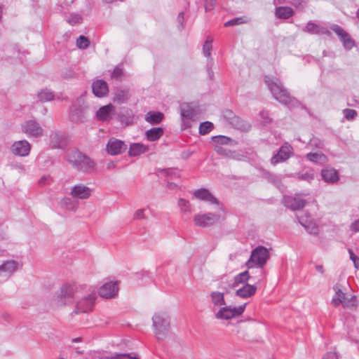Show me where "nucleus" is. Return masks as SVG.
Segmentation results:
<instances>
[{"mask_svg": "<svg viewBox=\"0 0 359 359\" xmlns=\"http://www.w3.org/2000/svg\"><path fill=\"white\" fill-rule=\"evenodd\" d=\"M153 328L158 341L164 340L169 332L170 318L165 312H157L152 317Z\"/></svg>", "mask_w": 359, "mask_h": 359, "instance_id": "7ed1b4c3", "label": "nucleus"}, {"mask_svg": "<svg viewBox=\"0 0 359 359\" xmlns=\"http://www.w3.org/2000/svg\"><path fill=\"white\" fill-rule=\"evenodd\" d=\"M212 140L215 143H218L220 144H228L231 141V139L225 136L219 135L213 137Z\"/></svg>", "mask_w": 359, "mask_h": 359, "instance_id": "09e8293b", "label": "nucleus"}, {"mask_svg": "<svg viewBox=\"0 0 359 359\" xmlns=\"http://www.w3.org/2000/svg\"><path fill=\"white\" fill-rule=\"evenodd\" d=\"M148 147L141 143H133L130 145L128 155L136 156L147 151Z\"/></svg>", "mask_w": 359, "mask_h": 359, "instance_id": "c756f323", "label": "nucleus"}, {"mask_svg": "<svg viewBox=\"0 0 359 359\" xmlns=\"http://www.w3.org/2000/svg\"><path fill=\"white\" fill-rule=\"evenodd\" d=\"M116 357V353H109L107 355H101L95 359H112Z\"/></svg>", "mask_w": 359, "mask_h": 359, "instance_id": "680f3d73", "label": "nucleus"}, {"mask_svg": "<svg viewBox=\"0 0 359 359\" xmlns=\"http://www.w3.org/2000/svg\"><path fill=\"white\" fill-rule=\"evenodd\" d=\"M299 178L301 180H307V181H310L311 180L313 179V176L311 175H309V174H304V175H302Z\"/></svg>", "mask_w": 359, "mask_h": 359, "instance_id": "0e129e2a", "label": "nucleus"}, {"mask_svg": "<svg viewBox=\"0 0 359 359\" xmlns=\"http://www.w3.org/2000/svg\"><path fill=\"white\" fill-rule=\"evenodd\" d=\"M129 99V91L126 89L117 88L115 91L114 101L119 104L124 103Z\"/></svg>", "mask_w": 359, "mask_h": 359, "instance_id": "72a5a7b5", "label": "nucleus"}, {"mask_svg": "<svg viewBox=\"0 0 359 359\" xmlns=\"http://www.w3.org/2000/svg\"><path fill=\"white\" fill-rule=\"evenodd\" d=\"M351 229L353 231H359V219L352 223Z\"/></svg>", "mask_w": 359, "mask_h": 359, "instance_id": "e2e57ef3", "label": "nucleus"}, {"mask_svg": "<svg viewBox=\"0 0 359 359\" xmlns=\"http://www.w3.org/2000/svg\"><path fill=\"white\" fill-rule=\"evenodd\" d=\"M294 13L293 9L288 6H279L276 7L275 9V15L279 19H289Z\"/></svg>", "mask_w": 359, "mask_h": 359, "instance_id": "c85d7f7f", "label": "nucleus"}, {"mask_svg": "<svg viewBox=\"0 0 359 359\" xmlns=\"http://www.w3.org/2000/svg\"><path fill=\"white\" fill-rule=\"evenodd\" d=\"M115 115V107L111 104L101 107L96 112L97 118L102 122H109Z\"/></svg>", "mask_w": 359, "mask_h": 359, "instance_id": "aec40b11", "label": "nucleus"}, {"mask_svg": "<svg viewBox=\"0 0 359 359\" xmlns=\"http://www.w3.org/2000/svg\"><path fill=\"white\" fill-rule=\"evenodd\" d=\"M93 93L96 97H102L105 96L108 92V85L104 80H97L92 84Z\"/></svg>", "mask_w": 359, "mask_h": 359, "instance_id": "b1692460", "label": "nucleus"}, {"mask_svg": "<svg viewBox=\"0 0 359 359\" xmlns=\"http://www.w3.org/2000/svg\"><path fill=\"white\" fill-rule=\"evenodd\" d=\"M178 205L184 213H191V205L188 201L180 198L178 201Z\"/></svg>", "mask_w": 359, "mask_h": 359, "instance_id": "a19ab883", "label": "nucleus"}, {"mask_svg": "<svg viewBox=\"0 0 359 359\" xmlns=\"http://www.w3.org/2000/svg\"><path fill=\"white\" fill-rule=\"evenodd\" d=\"M220 215L215 213L196 214L194 217V224L200 227H206L217 222Z\"/></svg>", "mask_w": 359, "mask_h": 359, "instance_id": "9d476101", "label": "nucleus"}, {"mask_svg": "<svg viewBox=\"0 0 359 359\" xmlns=\"http://www.w3.org/2000/svg\"><path fill=\"white\" fill-rule=\"evenodd\" d=\"M164 115L161 112L149 111L145 115V121L151 124H158L163 119Z\"/></svg>", "mask_w": 359, "mask_h": 359, "instance_id": "473e14b6", "label": "nucleus"}, {"mask_svg": "<svg viewBox=\"0 0 359 359\" xmlns=\"http://www.w3.org/2000/svg\"><path fill=\"white\" fill-rule=\"evenodd\" d=\"M293 155V148L287 142L284 143L278 153L271 158V163L273 165L284 162Z\"/></svg>", "mask_w": 359, "mask_h": 359, "instance_id": "9b49d317", "label": "nucleus"}, {"mask_svg": "<svg viewBox=\"0 0 359 359\" xmlns=\"http://www.w3.org/2000/svg\"><path fill=\"white\" fill-rule=\"evenodd\" d=\"M134 218L136 219H142L144 218V210L143 209H139L137 211H135L134 214Z\"/></svg>", "mask_w": 359, "mask_h": 359, "instance_id": "13d9d810", "label": "nucleus"}, {"mask_svg": "<svg viewBox=\"0 0 359 359\" xmlns=\"http://www.w3.org/2000/svg\"><path fill=\"white\" fill-rule=\"evenodd\" d=\"M122 125L129 126L133 123V114L130 109H126L118 114L117 116Z\"/></svg>", "mask_w": 359, "mask_h": 359, "instance_id": "7c9ffc66", "label": "nucleus"}, {"mask_svg": "<svg viewBox=\"0 0 359 359\" xmlns=\"http://www.w3.org/2000/svg\"><path fill=\"white\" fill-rule=\"evenodd\" d=\"M250 276L248 271L242 272L234 277V282L233 287H237L239 284H243L246 283Z\"/></svg>", "mask_w": 359, "mask_h": 359, "instance_id": "e433bc0d", "label": "nucleus"}, {"mask_svg": "<svg viewBox=\"0 0 359 359\" xmlns=\"http://www.w3.org/2000/svg\"><path fill=\"white\" fill-rule=\"evenodd\" d=\"M50 144L53 148L61 149L66 145V139L60 132H52L50 135Z\"/></svg>", "mask_w": 359, "mask_h": 359, "instance_id": "5701e85b", "label": "nucleus"}, {"mask_svg": "<svg viewBox=\"0 0 359 359\" xmlns=\"http://www.w3.org/2000/svg\"><path fill=\"white\" fill-rule=\"evenodd\" d=\"M10 150L15 156L25 157L30 153L31 144L25 140L15 141L11 145Z\"/></svg>", "mask_w": 359, "mask_h": 359, "instance_id": "2eb2a0df", "label": "nucleus"}, {"mask_svg": "<svg viewBox=\"0 0 359 359\" xmlns=\"http://www.w3.org/2000/svg\"><path fill=\"white\" fill-rule=\"evenodd\" d=\"M283 203L285 207L290 208L292 210H297L303 208L306 203L305 200L299 197L293 196H284Z\"/></svg>", "mask_w": 359, "mask_h": 359, "instance_id": "412c9836", "label": "nucleus"}, {"mask_svg": "<svg viewBox=\"0 0 359 359\" xmlns=\"http://www.w3.org/2000/svg\"><path fill=\"white\" fill-rule=\"evenodd\" d=\"M318 25L310 21L302 29V31L304 32L309 33L311 34H316V32H318Z\"/></svg>", "mask_w": 359, "mask_h": 359, "instance_id": "c03bdc74", "label": "nucleus"}, {"mask_svg": "<svg viewBox=\"0 0 359 359\" xmlns=\"http://www.w3.org/2000/svg\"><path fill=\"white\" fill-rule=\"evenodd\" d=\"M77 292V287L68 284L63 285L60 289L58 301L61 304L71 303Z\"/></svg>", "mask_w": 359, "mask_h": 359, "instance_id": "4468645a", "label": "nucleus"}, {"mask_svg": "<svg viewBox=\"0 0 359 359\" xmlns=\"http://www.w3.org/2000/svg\"><path fill=\"white\" fill-rule=\"evenodd\" d=\"M216 4V0H205V9L206 11H211Z\"/></svg>", "mask_w": 359, "mask_h": 359, "instance_id": "6e6d98bb", "label": "nucleus"}, {"mask_svg": "<svg viewBox=\"0 0 359 359\" xmlns=\"http://www.w3.org/2000/svg\"><path fill=\"white\" fill-rule=\"evenodd\" d=\"M247 21L245 20L244 18L240 17V18H236L232 20H230L224 23L225 27H230V26H234L241 25L243 23H245Z\"/></svg>", "mask_w": 359, "mask_h": 359, "instance_id": "49530a36", "label": "nucleus"}, {"mask_svg": "<svg viewBox=\"0 0 359 359\" xmlns=\"http://www.w3.org/2000/svg\"><path fill=\"white\" fill-rule=\"evenodd\" d=\"M315 268L321 274L324 273L325 270L323 265H316Z\"/></svg>", "mask_w": 359, "mask_h": 359, "instance_id": "69168bd1", "label": "nucleus"}, {"mask_svg": "<svg viewBox=\"0 0 359 359\" xmlns=\"http://www.w3.org/2000/svg\"><path fill=\"white\" fill-rule=\"evenodd\" d=\"M223 116L229 123L237 117L231 110H225L223 112Z\"/></svg>", "mask_w": 359, "mask_h": 359, "instance_id": "8fccbe9b", "label": "nucleus"}, {"mask_svg": "<svg viewBox=\"0 0 359 359\" xmlns=\"http://www.w3.org/2000/svg\"><path fill=\"white\" fill-rule=\"evenodd\" d=\"M297 218L299 224L305 228L309 233L317 235L319 233L318 226L309 215L298 216Z\"/></svg>", "mask_w": 359, "mask_h": 359, "instance_id": "6ab92c4d", "label": "nucleus"}, {"mask_svg": "<svg viewBox=\"0 0 359 359\" xmlns=\"http://www.w3.org/2000/svg\"><path fill=\"white\" fill-rule=\"evenodd\" d=\"M145 135L148 140L154 142L163 135V129L161 127L153 128L147 130Z\"/></svg>", "mask_w": 359, "mask_h": 359, "instance_id": "2f4dec72", "label": "nucleus"}, {"mask_svg": "<svg viewBox=\"0 0 359 359\" xmlns=\"http://www.w3.org/2000/svg\"><path fill=\"white\" fill-rule=\"evenodd\" d=\"M123 75V69L119 67H116L111 72V77L112 79H118Z\"/></svg>", "mask_w": 359, "mask_h": 359, "instance_id": "603ef678", "label": "nucleus"}, {"mask_svg": "<svg viewBox=\"0 0 359 359\" xmlns=\"http://www.w3.org/2000/svg\"><path fill=\"white\" fill-rule=\"evenodd\" d=\"M265 82L274 99L280 103L287 106L289 108L295 107L299 105L298 100L290 95L278 78L266 76Z\"/></svg>", "mask_w": 359, "mask_h": 359, "instance_id": "f257e3e1", "label": "nucleus"}, {"mask_svg": "<svg viewBox=\"0 0 359 359\" xmlns=\"http://www.w3.org/2000/svg\"><path fill=\"white\" fill-rule=\"evenodd\" d=\"M323 180L327 183H335L339 180L337 171L332 168H325L321 170Z\"/></svg>", "mask_w": 359, "mask_h": 359, "instance_id": "a878e982", "label": "nucleus"}, {"mask_svg": "<svg viewBox=\"0 0 359 359\" xmlns=\"http://www.w3.org/2000/svg\"><path fill=\"white\" fill-rule=\"evenodd\" d=\"M38 98L41 102H48L53 100L54 95L50 90L44 89L38 93Z\"/></svg>", "mask_w": 359, "mask_h": 359, "instance_id": "4c0bfd02", "label": "nucleus"}, {"mask_svg": "<svg viewBox=\"0 0 359 359\" xmlns=\"http://www.w3.org/2000/svg\"><path fill=\"white\" fill-rule=\"evenodd\" d=\"M66 160L77 170L91 172L95 169V163L86 155L76 149H73L66 155Z\"/></svg>", "mask_w": 359, "mask_h": 359, "instance_id": "f03ea898", "label": "nucleus"}, {"mask_svg": "<svg viewBox=\"0 0 359 359\" xmlns=\"http://www.w3.org/2000/svg\"><path fill=\"white\" fill-rule=\"evenodd\" d=\"M245 304L238 307L224 306L215 313V318L219 320H230L240 316L244 312Z\"/></svg>", "mask_w": 359, "mask_h": 359, "instance_id": "0eeeda50", "label": "nucleus"}, {"mask_svg": "<svg viewBox=\"0 0 359 359\" xmlns=\"http://www.w3.org/2000/svg\"><path fill=\"white\" fill-rule=\"evenodd\" d=\"M95 299L96 293L95 292H91L87 296L83 297L77 302L74 313L79 314L92 311Z\"/></svg>", "mask_w": 359, "mask_h": 359, "instance_id": "6e6552de", "label": "nucleus"}, {"mask_svg": "<svg viewBox=\"0 0 359 359\" xmlns=\"http://www.w3.org/2000/svg\"><path fill=\"white\" fill-rule=\"evenodd\" d=\"M230 124L235 128L243 131H248L251 128V126L248 122L238 116L233 119V121Z\"/></svg>", "mask_w": 359, "mask_h": 359, "instance_id": "f704fd0d", "label": "nucleus"}, {"mask_svg": "<svg viewBox=\"0 0 359 359\" xmlns=\"http://www.w3.org/2000/svg\"><path fill=\"white\" fill-rule=\"evenodd\" d=\"M89 39L84 36H80L76 40V46L80 49H86L89 46Z\"/></svg>", "mask_w": 359, "mask_h": 359, "instance_id": "37998d69", "label": "nucleus"}, {"mask_svg": "<svg viewBox=\"0 0 359 359\" xmlns=\"http://www.w3.org/2000/svg\"><path fill=\"white\" fill-rule=\"evenodd\" d=\"M333 290L335 293L332 297L331 303L334 306L337 307L341 304L344 309L350 310H354L356 308L355 296H351L350 298L346 297V294L341 290L339 284L334 285Z\"/></svg>", "mask_w": 359, "mask_h": 359, "instance_id": "39448f33", "label": "nucleus"}, {"mask_svg": "<svg viewBox=\"0 0 359 359\" xmlns=\"http://www.w3.org/2000/svg\"><path fill=\"white\" fill-rule=\"evenodd\" d=\"M22 130L29 137H40L43 134V129L34 120H29L25 121L22 126Z\"/></svg>", "mask_w": 359, "mask_h": 359, "instance_id": "f8f14e48", "label": "nucleus"}, {"mask_svg": "<svg viewBox=\"0 0 359 359\" xmlns=\"http://www.w3.org/2000/svg\"><path fill=\"white\" fill-rule=\"evenodd\" d=\"M211 302L215 306L225 305L224 293L219 292H212L210 294Z\"/></svg>", "mask_w": 359, "mask_h": 359, "instance_id": "c9c22d12", "label": "nucleus"}, {"mask_svg": "<svg viewBox=\"0 0 359 359\" xmlns=\"http://www.w3.org/2000/svg\"><path fill=\"white\" fill-rule=\"evenodd\" d=\"M118 292V287L116 283L109 282L104 284L99 290V294L101 297L105 298H111L116 296Z\"/></svg>", "mask_w": 359, "mask_h": 359, "instance_id": "4be33fe9", "label": "nucleus"}, {"mask_svg": "<svg viewBox=\"0 0 359 359\" xmlns=\"http://www.w3.org/2000/svg\"><path fill=\"white\" fill-rule=\"evenodd\" d=\"M115 166H116L115 163H114V162H113V161H111V162H109V163L107 165V168L108 170H111V169L114 168H115Z\"/></svg>", "mask_w": 359, "mask_h": 359, "instance_id": "338daca9", "label": "nucleus"}, {"mask_svg": "<svg viewBox=\"0 0 359 359\" xmlns=\"http://www.w3.org/2000/svg\"><path fill=\"white\" fill-rule=\"evenodd\" d=\"M180 111L182 119V129L185 130L191 128V122L196 116V111L189 103H182L180 107Z\"/></svg>", "mask_w": 359, "mask_h": 359, "instance_id": "423d86ee", "label": "nucleus"}, {"mask_svg": "<svg viewBox=\"0 0 359 359\" xmlns=\"http://www.w3.org/2000/svg\"><path fill=\"white\" fill-rule=\"evenodd\" d=\"M184 18V14L183 12H180L177 18V22L180 25V29L183 27V22Z\"/></svg>", "mask_w": 359, "mask_h": 359, "instance_id": "bf43d9fd", "label": "nucleus"}, {"mask_svg": "<svg viewBox=\"0 0 359 359\" xmlns=\"http://www.w3.org/2000/svg\"><path fill=\"white\" fill-rule=\"evenodd\" d=\"M112 359H140L137 354L134 353H116V357Z\"/></svg>", "mask_w": 359, "mask_h": 359, "instance_id": "a18cd8bd", "label": "nucleus"}, {"mask_svg": "<svg viewBox=\"0 0 359 359\" xmlns=\"http://www.w3.org/2000/svg\"><path fill=\"white\" fill-rule=\"evenodd\" d=\"M81 20H82V18H81V16L80 15L75 14V15H71V17L69 18L68 22L71 25H76V24L81 23Z\"/></svg>", "mask_w": 359, "mask_h": 359, "instance_id": "864d4df0", "label": "nucleus"}, {"mask_svg": "<svg viewBox=\"0 0 359 359\" xmlns=\"http://www.w3.org/2000/svg\"><path fill=\"white\" fill-rule=\"evenodd\" d=\"M318 32H316V34H327V35H330V32L329 30H327L326 28L325 27H318Z\"/></svg>", "mask_w": 359, "mask_h": 359, "instance_id": "052dcab7", "label": "nucleus"}, {"mask_svg": "<svg viewBox=\"0 0 359 359\" xmlns=\"http://www.w3.org/2000/svg\"><path fill=\"white\" fill-rule=\"evenodd\" d=\"M330 29L339 36L346 50H351L355 46V41L341 27L338 25H332L330 26Z\"/></svg>", "mask_w": 359, "mask_h": 359, "instance_id": "1a4fd4ad", "label": "nucleus"}, {"mask_svg": "<svg viewBox=\"0 0 359 359\" xmlns=\"http://www.w3.org/2000/svg\"><path fill=\"white\" fill-rule=\"evenodd\" d=\"M348 252L349 254L350 259L353 262L354 266L356 269H359V257L355 255V253L351 249H348Z\"/></svg>", "mask_w": 359, "mask_h": 359, "instance_id": "3c124183", "label": "nucleus"}, {"mask_svg": "<svg viewBox=\"0 0 359 359\" xmlns=\"http://www.w3.org/2000/svg\"><path fill=\"white\" fill-rule=\"evenodd\" d=\"M81 100V98L78 100L77 103L71 108L69 118L73 122H84L86 118V108L85 106L80 104Z\"/></svg>", "mask_w": 359, "mask_h": 359, "instance_id": "dca6fc26", "label": "nucleus"}, {"mask_svg": "<svg viewBox=\"0 0 359 359\" xmlns=\"http://www.w3.org/2000/svg\"><path fill=\"white\" fill-rule=\"evenodd\" d=\"M91 194L92 189L83 184H75L70 188L69 195L77 201L88 199Z\"/></svg>", "mask_w": 359, "mask_h": 359, "instance_id": "ddd939ff", "label": "nucleus"}, {"mask_svg": "<svg viewBox=\"0 0 359 359\" xmlns=\"http://www.w3.org/2000/svg\"><path fill=\"white\" fill-rule=\"evenodd\" d=\"M19 268V263L13 259L6 260L0 265V277L8 280Z\"/></svg>", "mask_w": 359, "mask_h": 359, "instance_id": "f3484780", "label": "nucleus"}, {"mask_svg": "<svg viewBox=\"0 0 359 359\" xmlns=\"http://www.w3.org/2000/svg\"><path fill=\"white\" fill-rule=\"evenodd\" d=\"M127 149V145L123 141L111 137L107 144V151L109 154L115 156L122 154Z\"/></svg>", "mask_w": 359, "mask_h": 359, "instance_id": "a211bd4d", "label": "nucleus"}, {"mask_svg": "<svg viewBox=\"0 0 359 359\" xmlns=\"http://www.w3.org/2000/svg\"><path fill=\"white\" fill-rule=\"evenodd\" d=\"M259 115L264 123H269L271 121V118L269 117V114L268 111H262Z\"/></svg>", "mask_w": 359, "mask_h": 359, "instance_id": "5fc2aeb1", "label": "nucleus"}, {"mask_svg": "<svg viewBox=\"0 0 359 359\" xmlns=\"http://www.w3.org/2000/svg\"><path fill=\"white\" fill-rule=\"evenodd\" d=\"M177 187V184H174V183H168V187L170 189H175L176 187Z\"/></svg>", "mask_w": 359, "mask_h": 359, "instance_id": "774afa93", "label": "nucleus"}, {"mask_svg": "<svg viewBox=\"0 0 359 359\" xmlns=\"http://www.w3.org/2000/svg\"><path fill=\"white\" fill-rule=\"evenodd\" d=\"M306 158L309 161L316 163L323 161L325 156L322 153H309L306 155Z\"/></svg>", "mask_w": 359, "mask_h": 359, "instance_id": "79ce46f5", "label": "nucleus"}, {"mask_svg": "<svg viewBox=\"0 0 359 359\" xmlns=\"http://www.w3.org/2000/svg\"><path fill=\"white\" fill-rule=\"evenodd\" d=\"M322 359H338V356L335 352L330 351L325 353Z\"/></svg>", "mask_w": 359, "mask_h": 359, "instance_id": "4d7b16f0", "label": "nucleus"}, {"mask_svg": "<svg viewBox=\"0 0 359 359\" xmlns=\"http://www.w3.org/2000/svg\"><path fill=\"white\" fill-rule=\"evenodd\" d=\"M343 114L344 115V117L348 121L353 120L357 116L356 111L353 110V109H344Z\"/></svg>", "mask_w": 359, "mask_h": 359, "instance_id": "de8ad7c7", "label": "nucleus"}, {"mask_svg": "<svg viewBox=\"0 0 359 359\" xmlns=\"http://www.w3.org/2000/svg\"><path fill=\"white\" fill-rule=\"evenodd\" d=\"M212 40L210 37H208L206 41H205V43L203 44V55L206 57H210L211 55V50L212 48Z\"/></svg>", "mask_w": 359, "mask_h": 359, "instance_id": "ea45409f", "label": "nucleus"}, {"mask_svg": "<svg viewBox=\"0 0 359 359\" xmlns=\"http://www.w3.org/2000/svg\"><path fill=\"white\" fill-rule=\"evenodd\" d=\"M194 196L201 201L208 202L211 204H218L217 199L206 189H200L194 191Z\"/></svg>", "mask_w": 359, "mask_h": 359, "instance_id": "393cba45", "label": "nucleus"}, {"mask_svg": "<svg viewBox=\"0 0 359 359\" xmlns=\"http://www.w3.org/2000/svg\"><path fill=\"white\" fill-rule=\"evenodd\" d=\"M270 257V253L268 249L264 246L259 245L253 249L250 257L246 262L248 269L262 268Z\"/></svg>", "mask_w": 359, "mask_h": 359, "instance_id": "20e7f679", "label": "nucleus"}, {"mask_svg": "<svg viewBox=\"0 0 359 359\" xmlns=\"http://www.w3.org/2000/svg\"><path fill=\"white\" fill-rule=\"evenodd\" d=\"M60 207L69 211L76 212L79 203L74 198L64 197L60 202Z\"/></svg>", "mask_w": 359, "mask_h": 359, "instance_id": "bb28decb", "label": "nucleus"}, {"mask_svg": "<svg viewBox=\"0 0 359 359\" xmlns=\"http://www.w3.org/2000/svg\"><path fill=\"white\" fill-rule=\"evenodd\" d=\"M213 129V124L211 122L205 121L200 124L199 133L201 135H206Z\"/></svg>", "mask_w": 359, "mask_h": 359, "instance_id": "58836bf2", "label": "nucleus"}, {"mask_svg": "<svg viewBox=\"0 0 359 359\" xmlns=\"http://www.w3.org/2000/svg\"><path fill=\"white\" fill-rule=\"evenodd\" d=\"M257 287L253 285L245 284L241 288L236 290V294L241 298H248L256 292Z\"/></svg>", "mask_w": 359, "mask_h": 359, "instance_id": "cd10ccee", "label": "nucleus"}]
</instances>
